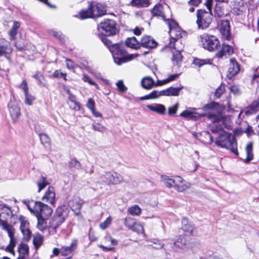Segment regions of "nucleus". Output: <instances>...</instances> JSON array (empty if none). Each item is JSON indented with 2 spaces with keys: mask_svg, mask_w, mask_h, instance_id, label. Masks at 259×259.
Masks as SVG:
<instances>
[{
  "mask_svg": "<svg viewBox=\"0 0 259 259\" xmlns=\"http://www.w3.org/2000/svg\"><path fill=\"white\" fill-rule=\"evenodd\" d=\"M207 115L209 119L212 121L210 126V131L214 133H218L219 136L215 140V144L222 148L229 150L236 155H238L237 144L234 135L223 131V128H232V116L228 114H198Z\"/></svg>",
  "mask_w": 259,
  "mask_h": 259,
  "instance_id": "obj_1",
  "label": "nucleus"
},
{
  "mask_svg": "<svg viewBox=\"0 0 259 259\" xmlns=\"http://www.w3.org/2000/svg\"><path fill=\"white\" fill-rule=\"evenodd\" d=\"M110 51L112 54L114 62L120 65L130 61L138 56V54H130L126 55V52L124 48L123 44H115L110 48Z\"/></svg>",
  "mask_w": 259,
  "mask_h": 259,
  "instance_id": "obj_2",
  "label": "nucleus"
},
{
  "mask_svg": "<svg viewBox=\"0 0 259 259\" xmlns=\"http://www.w3.org/2000/svg\"><path fill=\"white\" fill-rule=\"evenodd\" d=\"M212 3V0H207L205 2V6L208 12L202 9L197 10L196 24L199 29L207 28L210 24L213 16L211 12Z\"/></svg>",
  "mask_w": 259,
  "mask_h": 259,
  "instance_id": "obj_3",
  "label": "nucleus"
},
{
  "mask_svg": "<svg viewBox=\"0 0 259 259\" xmlns=\"http://www.w3.org/2000/svg\"><path fill=\"white\" fill-rule=\"evenodd\" d=\"M28 209L36 216L48 219L52 213L53 210L48 205L40 201H28L26 204Z\"/></svg>",
  "mask_w": 259,
  "mask_h": 259,
  "instance_id": "obj_4",
  "label": "nucleus"
},
{
  "mask_svg": "<svg viewBox=\"0 0 259 259\" xmlns=\"http://www.w3.org/2000/svg\"><path fill=\"white\" fill-rule=\"evenodd\" d=\"M106 13V9L100 4H90L88 10H82L79 13V17L81 19L90 18H96L104 15Z\"/></svg>",
  "mask_w": 259,
  "mask_h": 259,
  "instance_id": "obj_5",
  "label": "nucleus"
},
{
  "mask_svg": "<svg viewBox=\"0 0 259 259\" xmlns=\"http://www.w3.org/2000/svg\"><path fill=\"white\" fill-rule=\"evenodd\" d=\"M199 41L204 49L209 51H215L220 45V41L217 37L206 33L199 36Z\"/></svg>",
  "mask_w": 259,
  "mask_h": 259,
  "instance_id": "obj_6",
  "label": "nucleus"
},
{
  "mask_svg": "<svg viewBox=\"0 0 259 259\" xmlns=\"http://www.w3.org/2000/svg\"><path fill=\"white\" fill-rule=\"evenodd\" d=\"M166 23L169 27V33L170 37L169 46L170 48L176 49L175 42L182 37L181 29L178 24L173 20L167 19Z\"/></svg>",
  "mask_w": 259,
  "mask_h": 259,
  "instance_id": "obj_7",
  "label": "nucleus"
},
{
  "mask_svg": "<svg viewBox=\"0 0 259 259\" xmlns=\"http://www.w3.org/2000/svg\"><path fill=\"white\" fill-rule=\"evenodd\" d=\"M84 203V200L78 196L73 197L68 201L69 206L80 221L83 220V217L81 213L80 210Z\"/></svg>",
  "mask_w": 259,
  "mask_h": 259,
  "instance_id": "obj_8",
  "label": "nucleus"
},
{
  "mask_svg": "<svg viewBox=\"0 0 259 259\" xmlns=\"http://www.w3.org/2000/svg\"><path fill=\"white\" fill-rule=\"evenodd\" d=\"M99 31L104 35H113L116 33L115 22L112 20H106L100 23Z\"/></svg>",
  "mask_w": 259,
  "mask_h": 259,
  "instance_id": "obj_9",
  "label": "nucleus"
},
{
  "mask_svg": "<svg viewBox=\"0 0 259 259\" xmlns=\"http://www.w3.org/2000/svg\"><path fill=\"white\" fill-rule=\"evenodd\" d=\"M123 181L122 177L115 172H105L100 177V182L107 185H116Z\"/></svg>",
  "mask_w": 259,
  "mask_h": 259,
  "instance_id": "obj_10",
  "label": "nucleus"
},
{
  "mask_svg": "<svg viewBox=\"0 0 259 259\" xmlns=\"http://www.w3.org/2000/svg\"><path fill=\"white\" fill-rule=\"evenodd\" d=\"M13 216L12 211L10 207L4 205H0V224L7 223L8 220Z\"/></svg>",
  "mask_w": 259,
  "mask_h": 259,
  "instance_id": "obj_11",
  "label": "nucleus"
},
{
  "mask_svg": "<svg viewBox=\"0 0 259 259\" xmlns=\"http://www.w3.org/2000/svg\"><path fill=\"white\" fill-rule=\"evenodd\" d=\"M140 47L147 49H154L157 46V42L150 35H145L142 37L140 41Z\"/></svg>",
  "mask_w": 259,
  "mask_h": 259,
  "instance_id": "obj_12",
  "label": "nucleus"
},
{
  "mask_svg": "<svg viewBox=\"0 0 259 259\" xmlns=\"http://www.w3.org/2000/svg\"><path fill=\"white\" fill-rule=\"evenodd\" d=\"M240 71V66L237 61L234 58L230 59V64L228 70L227 76L231 79L237 74Z\"/></svg>",
  "mask_w": 259,
  "mask_h": 259,
  "instance_id": "obj_13",
  "label": "nucleus"
},
{
  "mask_svg": "<svg viewBox=\"0 0 259 259\" xmlns=\"http://www.w3.org/2000/svg\"><path fill=\"white\" fill-rule=\"evenodd\" d=\"M19 221L21 223L20 229L24 235V237L29 240L31 237V232L29 229V223L23 216H20Z\"/></svg>",
  "mask_w": 259,
  "mask_h": 259,
  "instance_id": "obj_14",
  "label": "nucleus"
},
{
  "mask_svg": "<svg viewBox=\"0 0 259 259\" xmlns=\"http://www.w3.org/2000/svg\"><path fill=\"white\" fill-rule=\"evenodd\" d=\"M161 178L162 181L168 188L174 187L176 184L182 183L183 181V179L180 176H176L172 178H170L167 176H161Z\"/></svg>",
  "mask_w": 259,
  "mask_h": 259,
  "instance_id": "obj_15",
  "label": "nucleus"
},
{
  "mask_svg": "<svg viewBox=\"0 0 259 259\" xmlns=\"http://www.w3.org/2000/svg\"><path fill=\"white\" fill-rule=\"evenodd\" d=\"M12 51L10 43L4 38H0V57L6 56L11 53Z\"/></svg>",
  "mask_w": 259,
  "mask_h": 259,
  "instance_id": "obj_16",
  "label": "nucleus"
},
{
  "mask_svg": "<svg viewBox=\"0 0 259 259\" xmlns=\"http://www.w3.org/2000/svg\"><path fill=\"white\" fill-rule=\"evenodd\" d=\"M234 52L233 48L228 45L222 44L221 49L216 53L215 56L219 58L227 55L230 56Z\"/></svg>",
  "mask_w": 259,
  "mask_h": 259,
  "instance_id": "obj_17",
  "label": "nucleus"
},
{
  "mask_svg": "<svg viewBox=\"0 0 259 259\" xmlns=\"http://www.w3.org/2000/svg\"><path fill=\"white\" fill-rule=\"evenodd\" d=\"M220 32L222 36L227 40L230 38V23L228 20L223 21L221 23Z\"/></svg>",
  "mask_w": 259,
  "mask_h": 259,
  "instance_id": "obj_18",
  "label": "nucleus"
},
{
  "mask_svg": "<svg viewBox=\"0 0 259 259\" xmlns=\"http://www.w3.org/2000/svg\"><path fill=\"white\" fill-rule=\"evenodd\" d=\"M55 193L54 188L52 187H49L42 199L47 202L53 204L55 203Z\"/></svg>",
  "mask_w": 259,
  "mask_h": 259,
  "instance_id": "obj_19",
  "label": "nucleus"
},
{
  "mask_svg": "<svg viewBox=\"0 0 259 259\" xmlns=\"http://www.w3.org/2000/svg\"><path fill=\"white\" fill-rule=\"evenodd\" d=\"M155 84V82L150 76H147L143 77L141 80L142 87L146 90L151 89Z\"/></svg>",
  "mask_w": 259,
  "mask_h": 259,
  "instance_id": "obj_20",
  "label": "nucleus"
},
{
  "mask_svg": "<svg viewBox=\"0 0 259 259\" xmlns=\"http://www.w3.org/2000/svg\"><path fill=\"white\" fill-rule=\"evenodd\" d=\"M69 212V209L67 206L63 205L57 208L55 215L65 220L68 217Z\"/></svg>",
  "mask_w": 259,
  "mask_h": 259,
  "instance_id": "obj_21",
  "label": "nucleus"
},
{
  "mask_svg": "<svg viewBox=\"0 0 259 259\" xmlns=\"http://www.w3.org/2000/svg\"><path fill=\"white\" fill-rule=\"evenodd\" d=\"M182 88L183 87L174 88L171 87L165 90H162V93L163 96H176L179 95V92Z\"/></svg>",
  "mask_w": 259,
  "mask_h": 259,
  "instance_id": "obj_22",
  "label": "nucleus"
},
{
  "mask_svg": "<svg viewBox=\"0 0 259 259\" xmlns=\"http://www.w3.org/2000/svg\"><path fill=\"white\" fill-rule=\"evenodd\" d=\"M125 44L127 47L132 49L136 50L140 48V41H138L134 36L128 37L125 41Z\"/></svg>",
  "mask_w": 259,
  "mask_h": 259,
  "instance_id": "obj_23",
  "label": "nucleus"
},
{
  "mask_svg": "<svg viewBox=\"0 0 259 259\" xmlns=\"http://www.w3.org/2000/svg\"><path fill=\"white\" fill-rule=\"evenodd\" d=\"M175 50V51L172 52V56L171 60L174 64L179 66L182 61L183 56L180 51L176 50V49Z\"/></svg>",
  "mask_w": 259,
  "mask_h": 259,
  "instance_id": "obj_24",
  "label": "nucleus"
},
{
  "mask_svg": "<svg viewBox=\"0 0 259 259\" xmlns=\"http://www.w3.org/2000/svg\"><path fill=\"white\" fill-rule=\"evenodd\" d=\"M253 150V143L252 142H249L246 146L245 151L246 153V158L244 160V162L248 163L250 162L253 157L252 153Z\"/></svg>",
  "mask_w": 259,
  "mask_h": 259,
  "instance_id": "obj_25",
  "label": "nucleus"
},
{
  "mask_svg": "<svg viewBox=\"0 0 259 259\" xmlns=\"http://www.w3.org/2000/svg\"><path fill=\"white\" fill-rule=\"evenodd\" d=\"M212 14L215 17H223L225 15L224 7L220 3L216 4L213 9V13Z\"/></svg>",
  "mask_w": 259,
  "mask_h": 259,
  "instance_id": "obj_26",
  "label": "nucleus"
},
{
  "mask_svg": "<svg viewBox=\"0 0 259 259\" xmlns=\"http://www.w3.org/2000/svg\"><path fill=\"white\" fill-rule=\"evenodd\" d=\"M76 246L75 242H72L69 246H63L60 249V253L63 256L69 255L75 249Z\"/></svg>",
  "mask_w": 259,
  "mask_h": 259,
  "instance_id": "obj_27",
  "label": "nucleus"
},
{
  "mask_svg": "<svg viewBox=\"0 0 259 259\" xmlns=\"http://www.w3.org/2000/svg\"><path fill=\"white\" fill-rule=\"evenodd\" d=\"M64 221L65 220L55 215L50 221V227L53 228L54 230H56L64 222Z\"/></svg>",
  "mask_w": 259,
  "mask_h": 259,
  "instance_id": "obj_28",
  "label": "nucleus"
},
{
  "mask_svg": "<svg viewBox=\"0 0 259 259\" xmlns=\"http://www.w3.org/2000/svg\"><path fill=\"white\" fill-rule=\"evenodd\" d=\"M69 167L71 171H75V170H79L81 167V164L75 158H72L69 162Z\"/></svg>",
  "mask_w": 259,
  "mask_h": 259,
  "instance_id": "obj_29",
  "label": "nucleus"
},
{
  "mask_svg": "<svg viewBox=\"0 0 259 259\" xmlns=\"http://www.w3.org/2000/svg\"><path fill=\"white\" fill-rule=\"evenodd\" d=\"M147 107L151 111L158 113H164L165 110L164 106L161 104L149 105L147 106Z\"/></svg>",
  "mask_w": 259,
  "mask_h": 259,
  "instance_id": "obj_30",
  "label": "nucleus"
},
{
  "mask_svg": "<svg viewBox=\"0 0 259 259\" xmlns=\"http://www.w3.org/2000/svg\"><path fill=\"white\" fill-rule=\"evenodd\" d=\"M152 13L154 16L161 17L166 22V20L164 19V16L163 12V7L161 5L158 4L155 5L152 10Z\"/></svg>",
  "mask_w": 259,
  "mask_h": 259,
  "instance_id": "obj_31",
  "label": "nucleus"
},
{
  "mask_svg": "<svg viewBox=\"0 0 259 259\" xmlns=\"http://www.w3.org/2000/svg\"><path fill=\"white\" fill-rule=\"evenodd\" d=\"M163 96L162 91H153L151 93L141 98V100H149L157 98Z\"/></svg>",
  "mask_w": 259,
  "mask_h": 259,
  "instance_id": "obj_32",
  "label": "nucleus"
},
{
  "mask_svg": "<svg viewBox=\"0 0 259 259\" xmlns=\"http://www.w3.org/2000/svg\"><path fill=\"white\" fill-rule=\"evenodd\" d=\"M259 111V99L254 101L248 107L245 113H252L257 112Z\"/></svg>",
  "mask_w": 259,
  "mask_h": 259,
  "instance_id": "obj_33",
  "label": "nucleus"
},
{
  "mask_svg": "<svg viewBox=\"0 0 259 259\" xmlns=\"http://www.w3.org/2000/svg\"><path fill=\"white\" fill-rule=\"evenodd\" d=\"M131 4L138 7H147L149 5L150 2L148 0H132Z\"/></svg>",
  "mask_w": 259,
  "mask_h": 259,
  "instance_id": "obj_34",
  "label": "nucleus"
},
{
  "mask_svg": "<svg viewBox=\"0 0 259 259\" xmlns=\"http://www.w3.org/2000/svg\"><path fill=\"white\" fill-rule=\"evenodd\" d=\"M19 255L27 257L28 255L29 247L26 244L21 243L18 248Z\"/></svg>",
  "mask_w": 259,
  "mask_h": 259,
  "instance_id": "obj_35",
  "label": "nucleus"
},
{
  "mask_svg": "<svg viewBox=\"0 0 259 259\" xmlns=\"http://www.w3.org/2000/svg\"><path fill=\"white\" fill-rule=\"evenodd\" d=\"M128 212L132 215H139L141 213V209L137 205H135L128 208Z\"/></svg>",
  "mask_w": 259,
  "mask_h": 259,
  "instance_id": "obj_36",
  "label": "nucleus"
},
{
  "mask_svg": "<svg viewBox=\"0 0 259 259\" xmlns=\"http://www.w3.org/2000/svg\"><path fill=\"white\" fill-rule=\"evenodd\" d=\"M8 108L10 113H19L20 108L15 102H10L8 104Z\"/></svg>",
  "mask_w": 259,
  "mask_h": 259,
  "instance_id": "obj_37",
  "label": "nucleus"
},
{
  "mask_svg": "<svg viewBox=\"0 0 259 259\" xmlns=\"http://www.w3.org/2000/svg\"><path fill=\"white\" fill-rule=\"evenodd\" d=\"M2 226L3 229L7 232L10 238L14 237V229L12 226L9 225L8 223L2 224Z\"/></svg>",
  "mask_w": 259,
  "mask_h": 259,
  "instance_id": "obj_38",
  "label": "nucleus"
},
{
  "mask_svg": "<svg viewBox=\"0 0 259 259\" xmlns=\"http://www.w3.org/2000/svg\"><path fill=\"white\" fill-rule=\"evenodd\" d=\"M49 184L46 178L41 176L40 180L37 182V185L38 187V192L44 189Z\"/></svg>",
  "mask_w": 259,
  "mask_h": 259,
  "instance_id": "obj_39",
  "label": "nucleus"
},
{
  "mask_svg": "<svg viewBox=\"0 0 259 259\" xmlns=\"http://www.w3.org/2000/svg\"><path fill=\"white\" fill-rule=\"evenodd\" d=\"M219 108V104L218 103L212 102L209 104L205 105L203 109L204 111L207 110L213 111Z\"/></svg>",
  "mask_w": 259,
  "mask_h": 259,
  "instance_id": "obj_40",
  "label": "nucleus"
},
{
  "mask_svg": "<svg viewBox=\"0 0 259 259\" xmlns=\"http://www.w3.org/2000/svg\"><path fill=\"white\" fill-rule=\"evenodd\" d=\"M136 223V221L135 219L128 217L124 219V224L129 229L132 230Z\"/></svg>",
  "mask_w": 259,
  "mask_h": 259,
  "instance_id": "obj_41",
  "label": "nucleus"
},
{
  "mask_svg": "<svg viewBox=\"0 0 259 259\" xmlns=\"http://www.w3.org/2000/svg\"><path fill=\"white\" fill-rule=\"evenodd\" d=\"M10 241L9 244L7 247V250L11 252V253L14 254V247L15 246L16 244V241L14 237L10 238Z\"/></svg>",
  "mask_w": 259,
  "mask_h": 259,
  "instance_id": "obj_42",
  "label": "nucleus"
},
{
  "mask_svg": "<svg viewBox=\"0 0 259 259\" xmlns=\"http://www.w3.org/2000/svg\"><path fill=\"white\" fill-rule=\"evenodd\" d=\"M174 245L182 248L183 246L186 244V240L182 236H180L179 238L174 242Z\"/></svg>",
  "mask_w": 259,
  "mask_h": 259,
  "instance_id": "obj_43",
  "label": "nucleus"
},
{
  "mask_svg": "<svg viewBox=\"0 0 259 259\" xmlns=\"http://www.w3.org/2000/svg\"><path fill=\"white\" fill-rule=\"evenodd\" d=\"M42 241L43 237L40 235L34 237L33 240V244L36 249L40 247L42 243Z\"/></svg>",
  "mask_w": 259,
  "mask_h": 259,
  "instance_id": "obj_44",
  "label": "nucleus"
},
{
  "mask_svg": "<svg viewBox=\"0 0 259 259\" xmlns=\"http://www.w3.org/2000/svg\"><path fill=\"white\" fill-rule=\"evenodd\" d=\"M38 135L41 143L42 145H45L46 144H50V139L46 134L43 133H39Z\"/></svg>",
  "mask_w": 259,
  "mask_h": 259,
  "instance_id": "obj_45",
  "label": "nucleus"
},
{
  "mask_svg": "<svg viewBox=\"0 0 259 259\" xmlns=\"http://www.w3.org/2000/svg\"><path fill=\"white\" fill-rule=\"evenodd\" d=\"M184 182L185 181L183 180V181L182 183H178L175 184L174 187L178 191L183 192L188 188L187 185L184 184Z\"/></svg>",
  "mask_w": 259,
  "mask_h": 259,
  "instance_id": "obj_46",
  "label": "nucleus"
},
{
  "mask_svg": "<svg viewBox=\"0 0 259 259\" xmlns=\"http://www.w3.org/2000/svg\"><path fill=\"white\" fill-rule=\"evenodd\" d=\"M225 91V84H221L216 90L214 95L217 98H220Z\"/></svg>",
  "mask_w": 259,
  "mask_h": 259,
  "instance_id": "obj_47",
  "label": "nucleus"
},
{
  "mask_svg": "<svg viewBox=\"0 0 259 259\" xmlns=\"http://www.w3.org/2000/svg\"><path fill=\"white\" fill-rule=\"evenodd\" d=\"M209 62V60H202L195 58L193 60V64L199 67H201L203 65L208 64Z\"/></svg>",
  "mask_w": 259,
  "mask_h": 259,
  "instance_id": "obj_48",
  "label": "nucleus"
},
{
  "mask_svg": "<svg viewBox=\"0 0 259 259\" xmlns=\"http://www.w3.org/2000/svg\"><path fill=\"white\" fill-rule=\"evenodd\" d=\"M68 104L70 108L74 110V111H78L80 109V104L77 101L68 102Z\"/></svg>",
  "mask_w": 259,
  "mask_h": 259,
  "instance_id": "obj_49",
  "label": "nucleus"
},
{
  "mask_svg": "<svg viewBox=\"0 0 259 259\" xmlns=\"http://www.w3.org/2000/svg\"><path fill=\"white\" fill-rule=\"evenodd\" d=\"M182 228L187 235H190L193 234L194 227L191 224L186 225V226L182 227Z\"/></svg>",
  "mask_w": 259,
  "mask_h": 259,
  "instance_id": "obj_50",
  "label": "nucleus"
},
{
  "mask_svg": "<svg viewBox=\"0 0 259 259\" xmlns=\"http://www.w3.org/2000/svg\"><path fill=\"white\" fill-rule=\"evenodd\" d=\"M87 107L91 110L92 113H96L95 112V103L94 100L90 98L87 103Z\"/></svg>",
  "mask_w": 259,
  "mask_h": 259,
  "instance_id": "obj_51",
  "label": "nucleus"
},
{
  "mask_svg": "<svg viewBox=\"0 0 259 259\" xmlns=\"http://www.w3.org/2000/svg\"><path fill=\"white\" fill-rule=\"evenodd\" d=\"M131 230L136 232L138 233L144 232V228L143 226L141 224L137 222L135 223Z\"/></svg>",
  "mask_w": 259,
  "mask_h": 259,
  "instance_id": "obj_52",
  "label": "nucleus"
},
{
  "mask_svg": "<svg viewBox=\"0 0 259 259\" xmlns=\"http://www.w3.org/2000/svg\"><path fill=\"white\" fill-rule=\"evenodd\" d=\"M82 79L83 81L88 82L91 85H95L97 89H99L98 85L95 82L93 81L88 76L83 74Z\"/></svg>",
  "mask_w": 259,
  "mask_h": 259,
  "instance_id": "obj_53",
  "label": "nucleus"
},
{
  "mask_svg": "<svg viewBox=\"0 0 259 259\" xmlns=\"http://www.w3.org/2000/svg\"><path fill=\"white\" fill-rule=\"evenodd\" d=\"M116 86L118 89V90L122 93H124L126 91L127 88L124 85L123 82L122 80H119L116 83Z\"/></svg>",
  "mask_w": 259,
  "mask_h": 259,
  "instance_id": "obj_54",
  "label": "nucleus"
},
{
  "mask_svg": "<svg viewBox=\"0 0 259 259\" xmlns=\"http://www.w3.org/2000/svg\"><path fill=\"white\" fill-rule=\"evenodd\" d=\"M25 104L28 105H31L33 101L34 100L33 97L30 95H29L28 93H27L26 94H25Z\"/></svg>",
  "mask_w": 259,
  "mask_h": 259,
  "instance_id": "obj_55",
  "label": "nucleus"
},
{
  "mask_svg": "<svg viewBox=\"0 0 259 259\" xmlns=\"http://www.w3.org/2000/svg\"><path fill=\"white\" fill-rule=\"evenodd\" d=\"M37 217L38 220L37 227L39 229L42 230L45 227V226L44 225V220L47 219L40 218L39 216H37Z\"/></svg>",
  "mask_w": 259,
  "mask_h": 259,
  "instance_id": "obj_56",
  "label": "nucleus"
},
{
  "mask_svg": "<svg viewBox=\"0 0 259 259\" xmlns=\"http://www.w3.org/2000/svg\"><path fill=\"white\" fill-rule=\"evenodd\" d=\"M19 88L23 91L24 94H26L28 93V86L26 80H23L22 81L19 85Z\"/></svg>",
  "mask_w": 259,
  "mask_h": 259,
  "instance_id": "obj_57",
  "label": "nucleus"
},
{
  "mask_svg": "<svg viewBox=\"0 0 259 259\" xmlns=\"http://www.w3.org/2000/svg\"><path fill=\"white\" fill-rule=\"evenodd\" d=\"M111 222V219L110 217H109V218H107V219L104 222H103V223H101L100 224V227L102 229L104 230V229H106L109 226V225L110 224Z\"/></svg>",
  "mask_w": 259,
  "mask_h": 259,
  "instance_id": "obj_58",
  "label": "nucleus"
},
{
  "mask_svg": "<svg viewBox=\"0 0 259 259\" xmlns=\"http://www.w3.org/2000/svg\"><path fill=\"white\" fill-rule=\"evenodd\" d=\"M66 67L69 70H74L75 65L73 61L69 59H66Z\"/></svg>",
  "mask_w": 259,
  "mask_h": 259,
  "instance_id": "obj_59",
  "label": "nucleus"
},
{
  "mask_svg": "<svg viewBox=\"0 0 259 259\" xmlns=\"http://www.w3.org/2000/svg\"><path fill=\"white\" fill-rule=\"evenodd\" d=\"M49 33L50 34L53 35L54 36L60 40L62 41L63 40V36L62 33L61 32L52 30L49 32Z\"/></svg>",
  "mask_w": 259,
  "mask_h": 259,
  "instance_id": "obj_60",
  "label": "nucleus"
},
{
  "mask_svg": "<svg viewBox=\"0 0 259 259\" xmlns=\"http://www.w3.org/2000/svg\"><path fill=\"white\" fill-rule=\"evenodd\" d=\"M93 127L94 129V130L102 133L104 132L105 130V127L103 126H102V125L98 123H93Z\"/></svg>",
  "mask_w": 259,
  "mask_h": 259,
  "instance_id": "obj_61",
  "label": "nucleus"
},
{
  "mask_svg": "<svg viewBox=\"0 0 259 259\" xmlns=\"http://www.w3.org/2000/svg\"><path fill=\"white\" fill-rule=\"evenodd\" d=\"M230 91L235 95H238L240 94L239 88L237 85H233L230 87Z\"/></svg>",
  "mask_w": 259,
  "mask_h": 259,
  "instance_id": "obj_62",
  "label": "nucleus"
},
{
  "mask_svg": "<svg viewBox=\"0 0 259 259\" xmlns=\"http://www.w3.org/2000/svg\"><path fill=\"white\" fill-rule=\"evenodd\" d=\"M179 75V74H174L169 75L167 78L164 79V83H167L171 81L175 80Z\"/></svg>",
  "mask_w": 259,
  "mask_h": 259,
  "instance_id": "obj_63",
  "label": "nucleus"
},
{
  "mask_svg": "<svg viewBox=\"0 0 259 259\" xmlns=\"http://www.w3.org/2000/svg\"><path fill=\"white\" fill-rule=\"evenodd\" d=\"M53 76L55 77L62 78L63 77L64 80H66V74L60 72L59 70H56L53 74Z\"/></svg>",
  "mask_w": 259,
  "mask_h": 259,
  "instance_id": "obj_64",
  "label": "nucleus"
}]
</instances>
